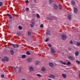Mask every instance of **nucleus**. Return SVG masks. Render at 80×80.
<instances>
[{"label": "nucleus", "instance_id": "1", "mask_svg": "<svg viewBox=\"0 0 80 80\" xmlns=\"http://www.w3.org/2000/svg\"><path fill=\"white\" fill-rule=\"evenodd\" d=\"M8 60H9V59L7 57H5L4 58V59H2V61L4 62H5V61H6V62H8Z\"/></svg>", "mask_w": 80, "mask_h": 80}, {"label": "nucleus", "instance_id": "2", "mask_svg": "<svg viewBox=\"0 0 80 80\" xmlns=\"http://www.w3.org/2000/svg\"><path fill=\"white\" fill-rule=\"evenodd\" d=\"M61 38L63 40H65V39H67V36L65 35H62L61 36Z\"/></svg>", "mask_w": 80, "mask_h": 80}, {"label": "nucleus", "instance_id": "3", "mask_svg": "<svg viewBox=\"0 0 80 80\" xmlns=\"http://www.w3.org/2000/svg\"><path fill=\"white\" fill-rule=\"evenodd\" d=\"M68 58H69V60H70L72 61L74 60L75 59V58L74 57L72 56H68Z\"/></svg>", "mask_w": 80, "mask_h": 80}, {"label": "nucleus", "instance_id": "4", "mask_svg": "<svg viewBox=\"0 0 80 80\" xmlns=\"http://www.w3.org/2000/svg\"><path fill=\"white\" fill-rule=\"evenodd\" d=\"M71 4L72 5H75V2L73 0H72L71 2Z\"/></svg>", "mask_w": 80, "mask_h": 80}, {"label": "nucleus", "instance_id": "5", "mask_svg": "<svg viewBox=\"0 0 80 80\" xmlns=\"http://www.w3.org/2000/svg\"><path fill=\"white\" fill-rule=\"evenodd\" d=\"M29 70L30 72H33V68L32 66L29 67Z\"/></svg>", "mask_w": 80, "mask_h": 80}, {"label": "nucleus", "instance_id": "6", "mask_svg": "<svg viewBox=\"0 0 80 80\" xmlns=\"http://www.w3.org/2000/svg\"><path fill=\"white\" fill-rule=\"evenodd\" d=\"M51 50L52 53H55V50H54L53 48H51Z\"/></svg>", "mask_w": 80, "mask_h": 80}, {"label": "nucleus", "instance_id": "7", "mask_svg": "<svg viewBox=\"0 0 80 80\" xmlns=\"http://www.w3.org/2000/svg\"><path fill=\"white\" fill-rule=\"evenodd\" d=\"M73 11L75 13H77V12L78 11V9H77V8H74Z\"/></svg>", "mask_w": 80, "mask_h": 80}, {"label": "nucleus", "instance_id": "8", "mask_svg": "<svg viewBox=\"0 0 80 80\" xmlns=\"http://www.w3.org/2000/svg\"><path fill=\"white\" fill-rule=\"evenodd\" d=\"M68 18L69 20H72V16L70 15H69L68 16Z\"/></svg>", "mask_w": 80, "mask_h": 80}, {"label": "nucleus", "instance_id": "9", "mask_svg": "<svg viewBox=\"0 0 80 80\" xmlns=\"http://www.w3.org/2000/svg\"><path fill=\"white\" fill-rule=\"evenodd\" d=\"M10 53L12 55H14V51L13 49H11L10 51Z\"/></svg>", "mask_w": 80, "mask_h": 80}, {"label": "nucleus", "instance_id": "10", "mask_svg": "<svg viewBox=\"0 0 80 80\" xmlns=\"http://www.w3.org/2000/svg\"><path fill=\"white\" fill-rule=\"evenodd\" d=\"M32 61V58H30L27 59V62H31Z\"/></svg>", "mask_w": 80, "mask_h": 80}, {"label": "nucleus", "instance_id": "11", "mask_svg": "<svg viewBox=\"0 0 80 80\" xmlns=\"http://www.w3.org/2000/svg\"><path fill=\"white\" fill-rule=\"evenodd\" d=\"M79 55V52L78 51H77L75 52V55L76 57L78 56Z\"/></svg>", "mask_w": 80, "mask_h": 80}, {"label": "nucleus", "instance_id": "12", "mask_svg": "<svg viewBox=\"0 0 80 80\" xmlns=\"http://www.w3.org/2000/svg\"><path fill=\"white\" fill-rule=\"evenodd\" d=\"M47 19L51 21L53 20V18L48 17L47 18Z\"/></svg>", "mask_w": 80, "mask_h": 80}, {"label": "nucleus", "instance_id": "13", "mask_svg": "<svg viewBox=\"0 0 80 80\" xmlns=\"http://www.w3.org/2000/svg\"><path fill=\"white\" fill-rule=\"evenodd\" d=\"M49 66H50V67H53V64L52 62H50L49 63Z\"/></svg>", "mask_w": 80, "mask_h": 80}, {"label": "nucleus", "instance_id": "14", "mask_svg": "<svg viewBox=\"0 0 80 80\" xmlns=\"http://www.w3.org/2000/svg\"><path fill=\"white\" fill-rule=\"evenodd\" d=\"M50 31H47V33H46V35H50Z\"/></svg>", "mask_w": 80, "mask_h": 80}, {"label": "nucleus", "instance_id": "15", "mask_svg": "<svg viewBox=\"0 0 80 80\" xmlns=\"http://www.w3.org/2000/svg\"><path fill=\"white\" fill-rule=\"evenodd\" d=\"M49 77L50 78H55V76H54L53 75H51L49 76Z\"/></svg>", "mask_w": 80, "mask_h": 80}, {"label": "nucleus", "instance_id": "16", "mask_svg": "<svg viewBox=\"0 0 80 80\" xmlns=\"http://www.w3.org/2000/svg\"><path fill=\"white\" fill-rule=\"evenodd\" d=\"M7 15L8 17H9L10 18H11V19L12 18V17L11 16V15L10 14H8Z\"/></svg>", "mask_w": 80, "mask_h": 80}, {"label": "nucleus", "instance_id": "17", "mask_svg": "<svg viewBox=\"0 0 80 80\" xmlns=\"http://www.w3.org/2000/svg\"><path fill=\"white\" fill-rule=\"evenodd\" d=\"M62 76L63 78H65L67 77V75L65 74H62Z\"/></svg>", "mask_w": 80, "mask_h": 80}, {"label": "nucleus", "instance_id": "18", "mask_svg": "<svg viewBox=\"0 0 80 80\" xmlns=\"http://www.w3.org/2000/svg\"><path fill=\"white\" fill-rule=\"evenodd\" d=\"M76 45H77V46H78V47H80V42H77Z\"/></svg>", "mask_w": 80, "mask_h": 80}, {"label": "nucleus", "instance_id": "19", "mask_svg": "<svg viewBox=\"0 0 80 80\" xmlns=\"http://www.w3.org/2000/svg\"><path fill=\"white\" fill-rule=\"evenodd\" d=\"M41 70L42 71V72H45V68H44V67L42 68L41 69Z\"/></svg>", "mask_w": 80, "mask_h": 80}, {"label": "nucleus", "instance_id": "20", "mask_svg": "<svg viewBox=\"0 0 80 80\" xmlns=\"http://www.w3.org/2000/svg\"><path fill=\"white\" fill-rule=\"evenodd\" d=\"M54 8L55 9H57V6L56 5V4H54Z\"/></svg>", "mask_w": 80, "mask_h": 80}, {"label": "nucleus", "instance_id": "21", "mask_svg": "<svg viewBox=\"0 0 80 80\" xmlns=\"http://www.w3.org/2000/svg\"><path fill=\"white\" fill-rule=\"evenodd\" d=\"M18 28L20 30H22V27L20 26H18Z\"/></svg>", "mask_w": 80, "mask_h": 80}, {"label": "nucleus", "instance_id": "22", "mask_svg": "<svg viewBox=\"0 0 80 80\" xmlns=\"http://www.w3.org/2000/svg\"><path fill=\"white\" fill-rule=\"evenodd\" d=\"M32 23L33 25H35V20H33V19H32Z\"/></svg>", "mask_w": 80, "mask_h": 80}, {"label": "nucleus", "instance_id": "23", "mask_svg": "<svg viewBox=\"0 0 80 80\" xmlns=\"http://www.w3.org/2000/svg\"><path fill=\"white\" fill-rule=\"evenodd\" d=\"M26 54H27V55H30V52H29V51H27L26 52Z\"/></svg>", "mask_w": 80, "mask_h": 80}, {"label": "nucleus", "instance_id": "24", "mask_svg": "<svg viewBox=\"0 0 80 80\" xmlns=\"http://www.w3.org/2000/svg\"><path fill=\"white\" fill-rule=\"evenodd\" d=\"M22 58H26V55H23L22 56Z\"/></svg>", "mask_w": 80, "mask_h": 80}, {"label": "nucleus", "instance_id": "25", "mask_svg": "<svg viewBox=\"0 0 80 80\" xmlns=\"http://www.w3.org/2000/svg\"><path fill=\"white\" fill-rule=\"evenodd\" d=\"M49 38H47L46 39V40L45 41V42H48L49 41Z\"/></svg>", "mask_w": 80, "mask_h": 80}, {"label": "nucleus", "instance_id": "26", "mask_svg": "<svg viewBox=\"0 0 80 80\" xmlns=\"http://www.w3.org/2000/svg\"><path fill=\"white\" fill-rule=\"evenodd\" d=\"M40 63V62L39 61H37L36 62V65H38Z\"/></svg>", "mask_w": 80, "mask_h": 80}, {"label": "nucleus", "instance_id": "27", "mask_svg": "<svg viewBox=\"0 0 80 80\" xmlns=\"http://www.w3.org/2000/svg\"><path fill=\"white\" fill-rule=\"evenodd\" d=\"M53 2V1L52 0H49V3H52Z\"/></svg>", "mask_w": 80, "mask_h": 80}, {"label": "nucleus", "instance_id": "28", "mask_svg": "<svg viewBox=\"0 0 80 80\" xmlns=\"http://www.w3.org/2000/svg\"><path fill=\"white\" fill-rule=\"evenodd\" d=\"M76 62L78 63V65H79L80 64V62L78 60L76 61Z\"/></svg>", "mask_w": 80, "mask_h": 80}, {"label": "nucleus", "instance_id": "29", "mask_svg": "<svg viewBox=\"0 0 80 80\" xmlns=\"http://www.w3.org/2000/svg\"><path fill=\"white\" fill-rule=\"evenodd\" d=\"M17 35H18V36H20V35H21V33H20V32H18L17 33Z\"/></svg>", "mask_w": 80, "mask_h": 80}, {"label": "nucleus", "instance_id": "30", "mask_svg": "<svg viewBox=\"0 0 80 80\" xmlns=\"http://www.w3.org/2000/svg\"><path fill=\"white\" fill-rule=\"evenodd\" d=\"M37 17L38 18H40V15H39V14H37Z\"/></svg>", "mask_w": 80, "mask_h": 80}, {"label": "nucleus", "instance_id": "31", "mask_svg": "<svg viewBox=\"0 0 80 80\" xmlns=\"http://www.w3.org/2000/svg\"><path fill=\"white\" fill-rule=\"evenodd\" d=\"M12 69L13 70H14V71H15V72H17V70L15 69V68L12 67Z\"/></svg>", "mask_w": 80, "mask_h": 80}, {"label": "nucleus", "instance_id": "32", "mask_svg": "<svg viewBox=\"0 0 80 80\" xmlns=\"http://www.w3.org/2000/svg\"><path fill=\"white\" fill-rule=\"evenodd\" d=\"M61 63H62V64H63V65H66V63L64 62H63L62 61L60 62Z\"/></svg>", "mask_w": 80, "mask_h": 80}, {"label": "nucleus", "instance_id": "33", "mask_svg": "<svg viewBox=\"0 0 80 80\" xmlns=\"http://www.w3.org/2000/svg\"><path fill=\"white\" fill-rule=\"evenodd\" d=\"M22 68L19 67V72L20 73V72H21Z\"/></svg>", "mask_w": 80, "mask_h": 80}, {"label": "nucleus", "instance_id": "34", "mask_svg": "<svg viewBox=\"0 0 80 80\" xmlns=\"http://www.w3.org/2000/svg\"><path fill=\"white\" fill-rule=\"evenodd\" d=\"M12 46H13V47H14L15 48H17L16 47V46H15V44H12Z\"/></svg>", "mask_w": 80, "mask_h": 80}, {"label": "nucleus", "instance_id": "35", "mask_svg": "<svg viewBox=\"0 0 80 80\" xmlns=\"http://www.w3.org/2000/svg\"><path fill=\"white\" fill-rule=\"evenodd\" d=\"M48 47H52V45H51V44L50 43L48 44Z\"/></svg>", "mask_w": 80, "mask_h": 80}, {"label": "nucleus", "instance_id": "36", "mask_svg": "<svg viewBox=\"0 0 80 80\" xmlns=\"http://www.w3.org/2000/svg\"><path fill=\"white\" fill-rule=\"evenodd\" d=\"M37 76H38V77H42V76L39 74H37Z\"/></svg>", "mask_w": 80, "mask_h": 80}, {"label": "nucleus", "instance_id": "37", "mask_svg": "<svg viewBox=\"0 0 80 80\" xmlns=\"http://www.w3.org/2000/svg\"><path fill=\"white\" fill-rule=\"evenodd\" d=\"M25 10L26 12H28L29 10V8H26Z\"/></svg>", "mask_w": 80, "mask_h": 80}, {"label": "nucleus", "instance_id": "38", "mask_svg": "<svg viewBox=\"0 0 80 80\" xmlns=\"http://www.w3.org/2000/svg\"><path fill=\"white\" fill-rule=\"evenodd\" d=\"M28 35H31V34H32V33H31V32H28Z\"/></svg>", "mask_w": 80, "mask_h": 80}, {"label": "nucleus", "instance_id": "39", "mask_svg": "<svg viewBox=\"0 0 80 80\" xmlns=\"http://www.w3.org/2000/svg\"><path fill=\"white\" fill-rule=\"evenodd\" d=\"M30 26H31V27H32L33 28V27H34V25L33 24H30Z\"/></svg>", "mask_w": 80, "mask_h": 80}, {"label": "nucleus", "instance_id": "40", "mask_svg": "<svg viewBox=\"0 0 80 80\" xmlns=\"http://www.w3.org/2000/svg\"><path fill=\"white\" fill-rule=\"evenodd\" d=\"M1 78H4V77H5V76H4V75L3 74H2L1 75Z\"/></svg>", "mask_w": 80, "mask_h": 80}, {"label": "nucleus", "instance_id": "41", "mask_svg": "<svg viewBox=\"0 0 80 80\" xmlns=\"http://www.w3.org/2000/svg\"><path fill=\"white\" fill-rule=\"evenodd\" d=\"M3 5V3L2 2H0V7H1Z\"/></svg>", "mask_w": 80, "mask_h": 80}, {"label": "nucleus", "instance_id": "42", "mask_svg": "<svg viewBox=\"0 0 80 80\" xmlns=\"http://www.w3.org/2000/svg\"><path fill=\"white\" fill-rule=\"evenodd\" d=\"M40 27H41V28H43V25L42 24L40 25Z\"/></svg>", "mask_w": 80, "mask_h": 80}, {"label": "nucleus", "instance_id": "43", "mask_svg": "<svg viewBox=\"0 0 80 80\" xmlns=\"http://www.w3.org/2000/svg\"><path fill=\"white\" fill-rule=\"evenodd\" d=\"M70 64H71V63H70V62L69 61H68V63L67 64V65H70Z\"/></svg>", "mask_w": 80, "mask_h": 80}, {"label": "nucleus", "instance_id": "44", "mask_svg": "<svg viewBox=\"0 0 80 80\" xmlns=\"http://www.w3.org/2000/svg\"><path fill=\"white\" fill-rule=\"evenodd\" d=\"M73 41H72V40H71L70 41V44H73Z\"/></svg>", "mask_w": 80, "mask_h": 80}, {"label": "nucleus", "instance_id": "45", "mask_svg": "<svg viewBox=\"0 0 80 80\" xmlns=\"http://www.w3.org/2000/svg\"><path fill=\"white\" fill-rule=\"evenodd\" d=\"M16 46L17 47V48H18L19 47V46L18 45V44H15Z\"/></svg>", "mask_w": 80, "mask_h": 80}, {"label": "nucleus", "instance_id": "46", "mask_svg": "<svg viewBox=\"0 0 80 80\" xmlns=\"http://www.w3.org/2000/svg\"><path fill=\"white\" fill-rule=\"evenodd\" d=\"M68 50L69 51H70V50H72V49H71V48H68Z\"/></svg>", "mask_w": 80, "mask_h": 80}, {"label": "nucleus", "instance_id": "47", "mask_svg": "<svg viewBox=\"0 0 80 80\" xmlns=\"http://www.w3.org/2000/svg\"><path fill=\"white\" fill-rule=\"evenodd\" d=\"M26 2L27 3H29V2H28V0H27L26 1Z\"/></svg>", "mask_w": 80, "mask_h": 80}, {"label": "nucleus", "instance_id": "48", "mask_svg": "<svg viewBox=\"0 0 80 80\" xmlns=\"http://www.w3.org/2000/svg\"><path fill=\"white\" fill-rule=\"evenodd\" d=\"M57 18L55 17H53V18L54 19H55V18Z\"/></svg>", "mask_w": 80, "mask_h": 80}, {"label": "nucleus", "instance_id": "49", "mask_svg": "<svg viewBox=\"0 0 80 80\" xmlns=\"http://www.w3.org/2000/svg\"><path fill=\"white\" fill-rule=\"evenodd\" d=\"M62 5H60V9H62Z\"/></svg>", "mask_w": 80, "mask_h": 80}, {"label": "nucleus", "instance_id": "50", "mask_svg": "<svg viewBox=\"0 0 80 80\" xmlns=\"http://www.w3.org/2000/svg\"><path fill=\"white\" fill-rule=\"evenodd\" d=\"M9 22H12V20H10L9 21Z\"/></svg>", "mask_w": 80, "mask_h": 80}, {"label": "nucleus", "instance_id": "51", "mask_svg": "<svg viewBox=\"0 0 80 80\" xmlns=\"http://www.w3.org/2000/svg\"><path fill=\"white\" fill-rule=\"evenodd\" d=\"M79 78H80V74L79 75Z\"/></svg>", "mask_w": 80, "mask_h": 80}, {"label": "nucleus", "instance_id": "52", "mask_svg": "<svg viewBox=\"0 0 80 80\" xmlns=\"http://www.w3.org/2000/svg\"><path fill=\"white\" fill-rule=\"evenodd\" d=\"M16 68H17V69H18V68L17 67V66H16Z\"/></svg>", "mask_w": 80, "mask_h": 80}, {"label": "nucleus", "instance_id": "53", "mask_svg": "<svg viewBox=\"0 0 80 80\" xmlns=\"http://www.w3.org/2000/svg\"><path fill=\"white\" fill-rule=\"evenodd\" d=\"M48 80H52V79H48Z\"/></svg>", "mask_w": 80, "mask_h": 80}, {"label": "nucleus", "instance_id": "54", "mask_svg": "<svg viewBox=\"0 0 80 80\" xmlns=\"http://www.w3.org/2000/svg\"><path fill=\"white\" fill-rule=\"evenodd\" d=\"M34 2H35L36 1V0H34Z\"/></svg>", "mask_w": 80, "mask_h": 80}, {"label": "nucleus", "instance_id": "55", "mask_svg": "<svg viewBox=\"0 0 80 80\" xmlns=\"http://www.w3.org/2000/svg\"><path fill=\"white\" fill-rule=\"evenodd\" d=\"M79 38H80V35H79Z\"/></svg>", "mask_w": 80, "mask_h": 80}, {"label": "nucleus", "instance_id": "56", "mask_svg": "<svg viewBox=\"0 0 80 80\" xmlns=\"http://www.w3.org/2000/svg\"><path fill=\"white\" fill-rule=\"evenodd\" d=\"M59 8H60V7H59Z\"/></svg>", "mask_w": 80, "mask_h": 80}]
</instances>
